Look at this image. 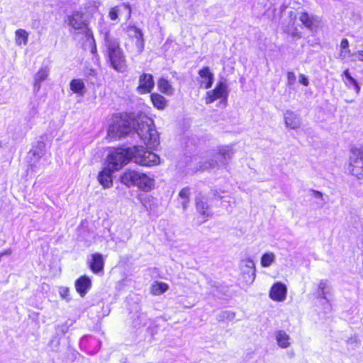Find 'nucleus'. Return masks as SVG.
I'll list each match as a JSON object with an SVG mask.
<instances>
[{"mask_svg":"<svg viewBox=\"0 0 363 363\" xmlns=\"http://www.w3.org/2000/svg\"><path fill=\"white\" fill-rule=\"evenodd\" d=\"M104 44L106 55L111 67L117 72H123L126 69V60L118 40L109 33H106Z\"/></svg>","mask_w":363,"mask_h":363,"instance_id":"obj_1","label":"nucleus"},{"mask_svg":"<svg viewBox=\"0 0 363 363\" xmlns=\"http://www.w3.org/2000/svg\"><path fill=\"white\" fill-rule=\"evenodd\" d=\"M134 121L135 125L133 129L140 140L150 148L157 146L160 143L159 134L155 128L152 119L143 116Z\"/></svg>","mask_w":363,"mask_h":363,"instance_id":"obj_2","label":"nucleus"},{"mask_svg":"<svg viewBox=\"0 0 363 363\" xmlns=\"http://www.w3.org/2000/svg\"><path fill=\"white\" fill-rule=\"evenodd\" d=\"M135 125V121L128 116L115 115L108 128V137L112 140L121 139L130 133Z\"/></svg>","mask_w":363,"mask_h":363,"instance_id":"obj_3","label":"nucleus"},{"mask_svg":"<svg viewBox=\"0 0 363 363\" xmlns=\"http://www.w3.org/2000/svg\"><path fill=\"white\" fill-rule=\"evenodd\" d=\"M121 182L130 187L135 186L143 191H150L155 186V180L145 173L128 169L121 176Z\"/></svg>","mask_w":363,"mask_h":363,"instance_id":"obj_4","label":"nucleus"},{"mask_svg":"<svg viewBox=\"0 0 363 363\" xmlns=\"http://www.w3.org/2000/svg\"><path fill=\"white\" fill-rule=\"evenodd\" d=\"M132 147L113 149L108 154V166L117 171L132 160Z\"/></svg>","mask_w":363,"mask_h":363,"instance_id":"obj_5","label":"nucleus"},{"mask_svg":"<svg viewBox=\"0 0 363 363\" xmlns=\"http://www.w3.org/2000/svg\"><path fill=\"white\" fill-rule=\"evenodd\" d=\"M132 152V160L140 165L152 167L160 163V158L157 155L147 150L143 146H133Z\"/></svg>","mask_w":363,"mask_h":363,"instance_id":"obj_6","label":"nucleus"},{"mask_svg":"<svg viewBox=\"0 0 363 363\" xmlns=\"http://www.w3.org/2000/svg\"><path fill=\"white\" fill-rule=\"evenodd\" d=\"M233 155V152L229 147H222L219 152L214 155L213 159L206 161L200 168L204 170L225 166L228 164Z\"/></svg>","mask_w":363,"mask_h":363,"instance_id":"obj_7","label":"nucleus"},{"mask_svg":"<svg viewBox=\"0 0 363 363\" xmlns=\"http://www.w3.org/2000/svg\"><path fill=\"white\" fill-rule=\"evenodd\" d=\"M228 96V85L225 81H220L217 83L215 88L208 91L205 96V102L206 104L213 103L215 101L220 99V104L225 107L227 105V99Z\"/></svg>","mask_w":363,"mask_h":363,"instance_id":"obj_8","label":"nucleus"},{"mask_svg":"<svg viewBox=\"0 0 363 363\" xmlns=\"http://www.w3.org/2000/svg\"><path fill=\"white\" fill-rule=\"evenodd\" d=\"M348 170L358 179H363V151L357 150L352 152Z\"/></svg>","mask_w":363,"mask_h":363,"instance_id":"obj_9","label":"nucleus"},{"mask_svg":"<svg viewBox=\"0 0 363 363\" xmlns=\"http://www.w3.org/2000/svg\"><path fill=\"white\" fill-rule=\"evenodd\" d=\"M240 268L245 282L247 284H252L256 277V269L254 261L250 257L242 259Z\"/></svg>","mask_w":363,"mask_h":363,"instance_id":"obj_10","label":"nucleus"},{"mask_svg":"<svg viewBox=\"0 0 363 363\" xmlns=\"http://www.w3.org/2000/svg\"><path fill=\"white\" fill-rule=\"evenodd\" d=\"M155 86L153 76L151 74L143 73L139 77L138 86L136 91L140 94L151 93Z\"/></svg>","mask_w":363,"mask_h":363,"instance_id":"obj_11","label":"nucleus"},{"mask_svg":"<svg viewBox=\"0 0 363 363\" xmlns=\"http://www.w3.org/2000/svg\"><path fill=\"white\" fill-rule=\"evenodd\" d=\"M66 21L71 28L76 30L84 31L86 28V23L82 12L74 11L72 14L67 16Z\"/></svg>","mask_w":363,"mask_h":363,"instance_id":"obj_12","label":"nucleus"},{"mask_svg":"<svg viewBox=\"0 0 363 363\" xmlns=\"http://www.w3.org/2000/svg\"><path fill=\"white\" fill-rule=\"evenodd\" d=\"M195 202L196 211L202 216L203 221H206L208 218L212 216L213 213L208 203V200L205 196L199 194L196 197Z\"/></svg>","mask_w":363,"mask_h":363,"instance_id":"obj_13","label":"nucleus"},{"mask_svg":"<svg viewBox=\"0 0 363 363\" xmlns=\"http://www.w3.org/2000/svg\"><path fill=\"white\" fill-rule=\"evenodd\" d=\"M199 85L201 88L209 89L213 85L214 74L208 67H204L199 71Z\"/></svg>","mask_w":363,"mask_h":363,"instance_id":"obj_14","label":"nucleus"},{"mask_svg":"<svg viewBox=\"0 0 363 363\" xmlns=\"http://www.w3.org/2000/svg\"><path fill=\"white\" fill-rule=\"evenodd\" d=\"M119 15H124L127 20L129 19L131 16V8L130 5L123 4L120 6H116L111 8L108 13V17L112 21L116 20Z\"/></svg>","mask_w":363,"mask_h":363,"instance_id":"obj_15","label":"nucleus"},{"mask_svg":"<svg viewBox=\"0 0 363 363\" xmlns=\"http://www.w3.org/2000/svg\"><path fill=\"white\" fill-rule=\"evenodd\" d=\"M286 286L280 282L274 284L269 291V297L276 301H283L286 299Z\"/></svg>","mask_w":363,"mask_h":363,"instance_id":"obj_16","label":"nucleus"},{"mask_svg":"<svg viewBox=\"0 0 363 363\" xmlns=\"http://www.w3.org/2000/svg\"><path fill=\"white\" fill-rule=\"evenodd\" d=\"M91 281L86 276H82L75 281L76 291L82 297H84L91 289Z\"/></svg>","mask_w":363,"mask_h":363,"instance_id":"obj_17","label":"nucleus"},{"mask_svg":"<svg viewBox=\"0 0 363 363\" xmlns=\"http://www.w3.org/2000/svg\"><path fill=\"white\" fill-rule=\"evenodd\" d=\"M50 73L47 67H41L34 77L33 91L38 93L41 87V82L46 80Z\"/></svg>","mask_w":363,"mask_h":363,"instance_id":"obj_18","label":"nucleus"},{"mask_svg":"<svg viewBox=\"0 0 363 363\" xmlns=\"http://www.w3.org/2000/svg\"><path fill=\"white\" fill-rule=\"evenodd\" d=\"M284 122L286 126L291 129L298 128L301 125V119L298 115L291 111H286L285 112Z\"/></svg>","mask_w":363,"mask_h":363,"instance_id":"obj_19","label":"nucleus"},{"mask_svg":"<svg viewBox=\"0 0 363 363\" xmlns=\"http://www.w3.org/2000/svg\"><path fill=\"white\" fill-rule=\"evenodd\" d=\"M114 170H112V169L108 166L107 168L104 169L99 173L98 180L104 188H109L112 186L111 173Z\"/></svg>","mask_w":363,"mask_h":363,"instance_id":"obj_20","label":"nucleus"},{"mask_svg":"<svg viewBox=\"0 0 363 363\" xmlns=\"http://www.w3.org/2000/svg\"><path fill=\"white\" fill-rule=\"evenodd\" d=\"M104 262L103 257L99 253H95L91 255V261L89 267L94 273H99L104 269Z\"/></svg>","mask_w":363,"mask_h":363,"instance_id":"obj_21","label":"nucleus"},{"mask_svg":"<svg viewBox=\"0 0 363 363\" xmlns=\"http://www.w3.org/2000/svg\"><path fill=\"white\" fill-rule=\"evenodd\" d=\"M275 339L277 345L281 348L286 349L291 345V337L286 331L283 330H279L275 333Z\"/></svg>","mask_w":363,"mask_h":363,"instance_id":"obj_22","label":"nucleus"},{"mask_svg":"<svg viewBox=\"0 0 363 363\" xmlns=\"http://www.w3.org/2000/svg\"><path fill=\"white\" fill-rule=\"evenodd\" d=\"M342 81L345 83V84L350 89L353 88L357 94H359L360 91V86L359 84L357 83V80L354 79L351 75L349 72V69H345L342 74Z\"/></svg>","mask_w":363,"mask_h":363,"instance_id":"obj_23","label":"nucleus"},{"mask_svg":"<svg viewBox=\"0 0 363 363\" xmlns=\"http://www.w3.org/2000/svg\"><path fill=\"white\" fill-rule=\"evenodd\" d=\"M299 19L301 23L310 30H313V28H315L319 23L318 18L317 17L310 16L306 12H303L301 14Z\"/></svg>","mask_w":363,"mask_h":363,"instance_id":"obj_24","label":"nucleus"},{"mask_svg":"<svg viewBox=\"0 0 363 363\" xmlns=\"http://www.w3.org/2000/svg\"><path fill=\"white\" fill-rule=\"evenodd\" d=\"M28 33L22 28L18 29L15 32V42L18 46L26 45L28 40Z\"/></svg>","mask_w":363,"mask_h":363,"instance_id":"obj_25","label":"nucleus"},{"mask_svg":"<svg viewBox=\"0 0 363 363\" xmlns=\"http://www.w3.org/2000/svg\"><path fill=\"white\" fill-rule=\"evenodd\" d=\"M70 89L73 92L83 96L84 94L85 85L82 79H74L70 82Z\"/></svg>","mask_w":363,"mask_h":363,"instance_id":"obj_26","label":"nucleus"},{"mask_svg":"<svg viewBox=\"0 0 363 363\" xmlns=\"http://www.w3.org/2000/svg\"><path fill=\"white\" fill-rule=\"evenodd\" d=\"M150 97L154 106L157 108L162 110L166 107L167 100L163 96L154 93Z\"/></svg>","mask_w":363,"mask_h":363,"instance_id":"obj_27","label":"nucleus"},{"mask_svg":"<svg viewBox=\"0 0 363 363\" xmlns=\"http://www.w3.org/2000/svg\"><path fill=\"white\" fill-rule=\"evenodd\" d=\"M169 289V286L164 282H155L150 289V292L155 296L162 294L167 291Z\"/></svg>","mask_w":363,"mask_h":363,"instance_id":"obj_28","label":"nucleus"},{"mask_svg":"<svg viewBox=\"0 0 363 363\" xmlns=\"http://www.w3.org/2000/svg\"><path fill=\"white\" fill-rule=\"evenodd\" d=\"M157 85L160 91L165 94H172L174 92V89L168 80L164 78H160L157 82Z\"/></svg>","mask_w":363,"mask_h":363,"instance_id":"obj_29","label":"nucleus"},{"mask_svg":"<svg viewBox=\"0 0 363 363\" xmlns=\"http://www.w3.org/2000/svg\"><path fill=\"white\" fill-rule=\"evenodd\" d=\"M275 258L276 256L274 252H266L261 257V265L263 267H269L274 262Z\"/></svg>","mask_w":363,"mask_h":363,"instance_id":"obj_30","label":"nucleus"},{"mask_svg":"<svg viewBox=\"0 0 363 363\" xmlns=\"http://www.w3.org/2000/svg\"><path fill=\"white\" fill-rule=\"evenodd\" d=\"M189 195L190 189L189 187L183 188L179 194V196L182 199L181 203L184 211L187 208L189 203Z\"/></svg>","mask_w":363,"mask_h":363,"instance_id":"obj_31","label":"nucleus"},{"mask_svg":"<svg viewBox=\"0 0 363 363\" xmlns=\"http://www.w3.org/2000/svg\"><path fill=\"white\" fill-rule=\"evenodd\" d=\"M44 147L45 144L43 142L38 143V147L32 149L30 151V154H31L33 157H36L37 160L40 159L44 154Z\"/></svg>","mask_w":363,"mask_h":363,"instance_id":"obj_32","label":"nucleus"},{"mask_svg":"<svg viewBox=\"0 0 363 363\" xmlns=\"http://www.w3.org/2000/svg\"><path fill=\"white\" fill-rule=\"evenodd\" d=\"M327 287H328V285H327V282L325 281L322 280L320 281V283L318 284V297L323 298V299H326L327 291H325V289H327Z\"/></svg>","mask_w":363,"mask_h":363,"instance_id":"obj_33","label":"nucleus"},{"mask_svg":"<svg viewBox=\"0 0 363 363\" xmlns=\"http://www.w3.org/2000/svg\"><path fill=\"white\" fill-rule=\"evenodd\" d=\"M59 294L61 298L65 299L67 302H69L71 300V298L69 296V290L67 287H60Z\"/></svg>","mask_w":363,"mask_h":363,"instance_id":"obj_34","label":"nucleus"},{"mask_svg":"<svg viewBox=\"0 0 363 363\" xmlns=\"http://www.w3.org/2000/svg\"><path fill=\"white\" fill-rule=\"evenodd\" d=\"M296 77L293 72H288L287 73V85L292 86L295 84Z\"/></svg>","mask_w":363,"mask_h":363,"instance_id":"obj_35","label":"nucleus"},{"mask_svg":"<svg viewBox=\"0 0 363 363\" xmlns=\"http://www.w3.org/2000/svg\"><path fill=\"white\" fill-rule=\"evenodd\" d=\"M340 57L345 60L348 57H353V53L351 52L349 48L346 50H341L340 52Z\"/></svg>","mask_w":363,"mask_h":363,"instance_id":"obj_36","label":"nucleus"},{"mask_svg":"<svg viewBox=\"0 0 363 363\" xmlns=\"http://www.w3.org/2000/svg\"><path fill=\"white\" fill-rule=\"evenodd\" d=\"M352 60L363 62V50H359L357 52L353 53V58Z\"/></svg>","mask_w":363,"mask_h":363,"instance_id":"obj_37","label":"nucleus"},{"mask_svg":"<svg viewBox=\"0 0 363 363\" xmlns=\"http://www.w3.org/2000/svg\"><path fill=\"white\" fill-rule=\"evenodd\" d=\"M140 28H138L134 26H129L127 30L128 35L131 37H133L135 34H137V31H140Z\"/></svg>","mask_w":363,"mask_h":363,"instance_id":"obj_38","label":"nucleus"},{"mask_svg":"<svg viewBox=\"0 0 363 363\" xmlns=\"http://www.w3.org/2000/svg\"><path fill=\"white\" fill-rule=\"evenodd\" d=\"M135 46H136V48L138 49V51L140 53H141L143 51V50H144V46H145L144 39L143 40H136Z\"/></svg>","mask_w":363,"mask_h":363,"instance_id":"obj_39","label":"nucleus"},{"mask_svg":"<svg viewBox=\"0 0 363 363\" xmlns=\"http://www.w3.org/2000/svg\"><path fill=\"white\" fill-rule=\"evenodd\" d=\"M299 82L304 86H308L309 84L308 79L303 74H299Z\"/></svg>","mask_w":363,"mask_h":363,"instance_id":"obj_40","label":"nucleus"},{"mask_svg":"<svg viewBox=\"0 0 363 363\" xmlns=\"http://www.w3.org/2000/svg\"><path fill=\"white\" fill-rule=\"evenodd\" d=\"M340 48H341V50H346V49L349 48V41L347 39L343 38L341 40Z\"/></svg>","mask_w":363,"mask_h":363,"instance_id":"obj_41","label":"nucleus"},{"mask_svg":"<svg viewBox=\"0 0 363 363\" xmlns=\"http://www.w3.org/2000/svg\"><path fill=\"white\" fill-rule=\"evenodd\" d=\"M311 194L313 197L323 199V194L317 190L311 189Z\"/></svg>","mask_w":363,"mask_h":363,"instance_id":"obj_42","label":"nucleus"},{"mask_svg":"<svg viewBox=\"0 0 363 363\" xmlns=\"http://www.w3.org/2000/svg\"><path fill=\"white\" fill-rule=\"evenodd\" d=\"M223 317L226 318L228 319H233L235 317V313L225 311L223 313Z\"/></svg>","mask_w":363,"mask_h":363,"instance_id":"obj_43","label":"nucleus"},{"mask_svg":"<svg viewBox=\"0 0 363 363\" xmlns=\"http://www.w3.org/2000/svg\"><path fill=\"white\" fill-rule=\"evenodd\" d=\"M84 74L86 75H87V76H89V75H95L96 72L92 68H86V69L84 70Z\"/></svg>","mask_w":363,"mask_h":363,"instance_id":"obj_44","label":"nucleus"},{"mask_svg":"<svg viewBox=\"0 0 363 363\" xmlns=\"http://www.w3.org/2000/svg\"><path fill=\"white\" fill-rule=\"evenodd\" d=\"M133 38H135L136 40H143V33L142 30H140V31H137V34H135Z\"/></svg>","mask_w":363,"mask_h":363,"instance_id":"obj_45","label":"nucleus"},{"mask_svg":"<svg viewBox=\"0 0 363 363\" xmlns=\"http://www.w3.org/2000/svg\"><path fill=\"white\" fill-rule=\"evenodd\" d=\"M133 38H135L136 40H143V33L142 30H140V31H137V34H135Z\"/></svg>","mask_w":363,"mask_h":363,"instance_id":"obj_46","label":"nucleus"},{"mask_svg":"<svg viewBox=\"0 0 363 363\" xmlns=\"http://www.w3.org/2000/svg\"><path fill=\"white\" fill-rule=\"evenodd\" d=\"M58 328L60 329L62 333H66L67 332V328L66 325L58 326Z\"/></svg>","mask_w":363,"mask_h":363,"instance_id":"obj_47","label":"nucleus"},{"mask_svg":"<svg viewBox=\"0 0 363 363\" xmlns=\"http://www.w3.org/2000/svg\"><path fill=\"white\" fill-rule=\"evenodd\" d=\"M95 52H96V45H94L92 49H91V52L92 53H94Z\"/></svg>","mask_w":363,"mask_h":363,"instance_id":"obj_48","label":"nucleus"},{"mask_svg":"<svg viewBox=\"0 0 363 363\" xmlns=\"http://www.w3.org/2000/svg\"><path fill=\"white\" fill-rule=\"evenodd\" d=\"M351 340H352V342H357V338H354V340H353L352 339H351Z\"/></svg>","mask_w":363,"mask_h":363,"instance_id":"obj_49","label":"nucleus"}]
</instances>
